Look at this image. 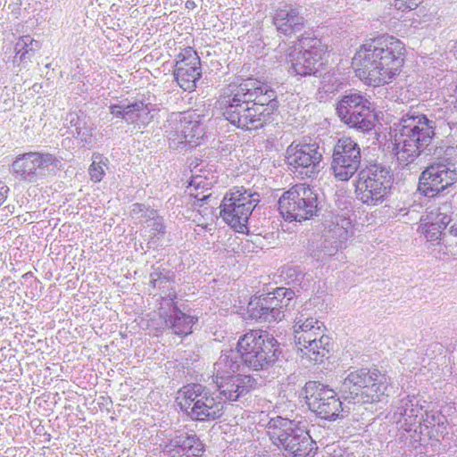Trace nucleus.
<instances>
[{
  "instance_id": "f257e3e1",
  "label": "nucleus",
  "mask_w": 457,
  "mask_h": 457,
  "mask_svg": "<svg viewBox=\"0 0 457 457\" xmlns=\"http://www.w3.org/2000/svg\"><path fill=\"white\" fill-rule=\"evenodd\" d=\"M361 148L350 137L337 138L331 155L330 170L336 180L353 181L355 197L361 204L374 207L387 201L394 188V173L389 166L373 162L361 168Z\"/></svg>"
},
{
  "instance_id": "f03ea898",
  "label": "nucleus",
  "mask_w": 457,
  "mask_h": 457,
  "mask_svg": "<svg viewBox=\"0 0 457 457\" xmlns=\"http://www.w3.org/2000/svg\"><path fill=\"white\" fill-rule=\"evenodd\" d=\"M217 104L220 116L243 131L259 130L271 124L279 107L276 90L253 78L223 88Z\"/></svg>"
},
{
  "instance_id": "7ed1b4c3",
  "label": "nucleus",
  "mask_w": 457,
  "mask_h": 457,
  "mask_svg": "<svg viewBox=\"0 0 457 457\" xmlns=\"http://www.w3.org/2000/svg\"><path fill=\"white\" fill-rule=\"evenodd\" d=\"M288 350L284 343L265 329H250L239 337L236 349L221 352L215 370L219 375H231L244 370L267 371L281 368L288 361Z\"/></svg>"
},
{
  "instance_id": "20e7f679",
  "label": "nucleus",
  "mask_w": 457,
  "mask_h": 457,
  "mask_svg": "<svg viewBox=\"0 0 457 457\" xmlns=\"http://www.w3.org/2000/svg\"><path fill=\"white\" fill-rule=\"evenodd\" d=\"M405 52V46L400 39L380 35L360 46L353 58V65L359 78L368 85L388 84L401 73Z\"/></svg>"
},
{
  "instance_id": "39448f33",
  "label": "nucleus",
  "mask_w": 457,
  "mask_h": 457,
  "mask_svg": "<svg viewBox=\"0 0 457 457\" xmlns=\"http://www.w3.org/2000/svg\"><path fill=\"white\" fill-rule=\"evenodd\" d=\"M394 150L403 167L413 163L436 136L435 114L409 111L395 124Z\"/></svg>"
},
{
  "instance_id": "423d86ee",
  "label": "nucleus",
  "mask_w": 457,
  "mask_h": 457,
  "mask_svg": "<svg viewBox=\"0 0 457 457\" xmlns=\"http://www.w3.org/2000/svg\"><path fill=\"white\" fill-rule=\"evenodd\" d=\"M345 372L339 394L349 403H375L387 395L389 378L377 367H351Z\"/></svg>"
},
{
  "instance_id": "0eeeda50",
  "label": "nucleus",
  "mask_w": 457,
  "mask_h": 457,
  "mask_svg": "<svg viewBox=\"0 0 457 457\" xmlns=\"http://www.w3.org/2000/svg\"><path fill=\"white\" fill-rule=\"evenodd\" d=\"M336 113L349 129L363 134L374 131L378 119L377 104L372 101V96L354 88L345 91L338 97Z\"/></svg>"
},
{
  "instance_id": "6e6552de",
  "label": "nucleus",
  "mask_w": 457,
  "mask_h": 457,
  "mask_svg": "<svg viewBox=\"0 0 457 457\" xmlns=\"http://www.w3.org/2000/svg\"><path fill=\"white\" fill-rule=\"evenodd\" d=\"M278 205L286 221L303 222L322 215L325 196L314 187L296 184L281 195Z\"/></svg>"
},
{
  "instance_id": "1a4fd4ad",
  "label": "nucleus",
  "mask_w": 457,
  "mask_h": 457,
  "mask_svg": "<svg viewBox=\"0 0 457 457\" xmlns=\"http://www.w3.org/2000/svg\"><path fill=\"white\" fill-rule=\"evenodd\" d=\"M267 428L272 444L285 451L288 456L314 457L317 453V443L299 422L277 416L269 420Z\"/></svg>"
},
{
  "instance_id": "9d476101",
  "label": "nucleus",
  "mask_w": 457,
  "mask_h": 457,
  "mask_svg": "<svg viewBox=\"0 0 457 457\" xmlns=\"http://www.w3.org/2000/svg\"><path fill=\"white\" fill-rule=\"evenodd\" d=\"M327 50V44L312 32L301 34L295 45V50L288 55V73L297 77V79L321 77L325 70L322 59Z\"/></svg>"
},
{
  "instance_id": "9b49d317",
  "label": "nucleus",
  "mask_w": 457,
  "mask_h": 457,
  "mask_svg": "<svg viewBox=\"0 0 457 457\" xmlns=\"http://www.w3.org/2000/svg\"><path fill=\"white\" fill-rule=\"evenodd\" d=\"M164 127L169 147L179 154L200 145L205 136V126L195 112H172Z\"/></svg>"
},
{
  "instance_id": "f8f14e48",
  "label": "nucleus",
  "mask_w": 457,
  "mask_h": 457,
  "mask_svg": "<svg viewBox=\"0 0 457 457\" xmlns=\"http://www.w3.org/2000/svg\"><path fill=\"white\" fill-rule=\"evenodd\" d=\"M259 203L258 193L235 187L225 194L220 205V215L236 232L248 234V220Z\"/></svg>"
},
{
  "instance_id": "ddd939ff",
  "label": "nucleus",
  "mask_w": 457,
  "mask_h": 457,
  "mask_svg": "<svg viewBox=\"0 0 457 457\" xmlns=\"http://www.w3.org/2000/svg\"><path fill=\"white\" fill-rule=\"evenodd\" d=\"M64 170L63 158L45 151H30L15 157L12 163V174L20 181L36 184L48 174Z\"/></svg>"
},
{
  "instance_id": "4468645a",
  "label": "nucleus",
  "mask_w": 457,
  "mask_h": 457,
  "mask_svg": "<svg viewBox=\"0 0 457 457\" xmlns=\"http://www.w3.org/2000/svg\"><path fill=\"white\" fill-rule=\"evenodd\" d=\"M301 394L309 410L319 419L336 421L349 412L343 406L339 392L337 393L330 386L320 381H307Z\"/></svg>"
},
{
  "instance_id": "2eb2a0df",
  "label": "nucleus",
  "mask_w": 457,
  "mask_h": 457,
  "mask_svg": "<svg viewBox=\"0 0 457 457\" xmlns=\"http://www.w3.org/2000/svg\"><path fill=\"white\" fill-rule=\"evenodd\" d=\"M323 155L316 142L294 140L287 148L285 162L295 176L301 179H316L321 170Z\"/></svg>"
},
{
  "instance_id": "dca6fc26",
  "label": "nucleus",
  "mask_w": 457,
  "mask_h": 457,
  "mask_svg": "<svg viewBox=\"0 0 457 457\" xmlns=\"http://www.w3.org/2000/svg\"><path fill=\"white\" fill-rule=\"evenodd\" d=\"M457 182L456 167L428 163L419 177L418 192L428 198L449 193Z\"/></svg>"
},
{
  "instance_id": "f3484780",
  "label": "nucleus",
  "mask_w": 457,
  "mask_h": 457,
  "mask_svg": "<svg viewBox=\"0 0 457 457\" xmlns=\"http://www.w3.org/2000/svg\"><path fill=\"white\" fill-rule=\"evenodd\" d=\"M428 403L416 395H406L399 401L395 416L399 415L397 424L400 428L411 434V440L422 444L423 420Z\"/></svg>"
},
{
  "instance_id": "a211bd4d",
  "label": "nucleus",
  "mask_w": 457,
  "mask_h": 457,
  "mask_svg": "<svg viewBox=\"0 0 457 457\" xmlns=\"http://www.w3.org/2000/svg\"><path fill=\"white\" fill-rule=\"evenodd\" d=\"M348 231L343 227L330 230L327 235L317 238H309L305 247L306 254L318 262L326 263L340 249L346 247Z\"/></svg>"
},
{
  "instance_id": "6ab92c4d",
  "label": "nucleus",
  "mask_w": 457,
  "mask_h": 457,
  "mask_svg": "<svg viewBox=\"0 0 457 457\" xmlns=\"http://www.w3.org/2000/svg\"><path fill=\"white\" fill-rule=\"evenodd\" d=\"M174 80L184 91L192 92L202 77L201 59L192 47H187L176 56Z\"/></svg>"
},
{
  "instance_id": "aec40b11",
  "label": "nucleus",
  "mask_w": 457,
  "mask_h": 457,
  "mask_svg": "<svg viewBox=\"0 0 457 457\" xmlns=\"http://www.w3.org/2000/svg\"><path fill=\"white\" fill-rule=\"evenodd\" d=\"M306 22L303 6L293 3L280 2L272 16V23L278 33L287 37L303 30Z\"/></svg>"
},
{
  "instance_id": "412c9836",
  "label": "nucleus",
  "mask_w": 457,
  "mask_h": 457,
  "mask_svg": "<svg viewBox=\"0 0 457 457\" xmlns=\"http://www.w3.org/2000/svg\"><path fill=\"white\" fill-rule=\"evenodd\" d=\"M450 209V204L445 203L436 211L428 212L425 218L420 219L421 223L419 228L428 242L435 245L445 244L446 233L445 230L452 221V216L448 214Z\"/></svg>"
},
{
  "instance_id": "4be33fe9",
  "label": "nucleus",
  "mask_w": 457,
  "mask_h": 457,
  "mask_svg": "<svg viewBox=\"0 0 457 457\" xmlns=\"http://www.w3.org/2000/svg\"><path fill=\"white\" fill-rule=\"evenodd\" d=\"M254 383L255 379L250 375H219V378H216L217 395L224 403L226 401L236 402L248 394Z\"/></svg>"
},
{
  "instance_id": "5701e85b",
  "label": "nucleus",
  "mask_w": 457,
  "mask_h": 457,
  "mask_svg": "<svg viewBox=\"0 0 457 457\" xmlns=\"http://www.w3.org/2000/svg\"><path fill=\"white\" fill-rule=\"evenodd\" d=\"M170 302V312L164 318L165 325L175 335L186 337L193 333L194 327L198 322V317L183 312L177 305V293L172 289L165 297Z\"/></svg>"
},
{
  "instance_id": "b1692460",
  "label": "nucleus",
  "mask_w": 457,
  "mask_h": 457,
  "mask_svg": "<svg viewBox=\"0 0 457 457\" xmlns=\"http://www.w3.org/2000/svg\"><path fill=\"white\" fill-rule=\"evenodd\" d=\"M224 401L210 388L204 394L203 400L191 411L190 420L199 422H210L220 420L224 415Z\"/></svg>"
},
{
  "instance_id": "393cba45",
  "label": "nucleus",
  "mask_w": 457,
  "mask_h": 457,
  "mask_svg": "<svg viewBox=\"0 0 457 457\" xmlns=\"http://www.w3.org/2000/svg\"><path fill=\"white\" fill-rule=\"evenodd\" d=\"M173 457H203L205 445L196 434L181 433L170 439Z\"/></svg>"
},
{
  "instance_id": "a878e982",
  "label": "nucleus",
  "mask_w": 457,
  "mask_h": 457,
  "mask_svg": "<svg viewBox=\"0 0 457 457\" xmlns=\"http://www.w3.org/2000/svg\"><path fill=\"white\" fill-rule=\"evenodd\" d=\"M64 126L68 129H73L71 134L84 145L92 143L93 128L90 117L86 112L82 110L69 112L64 118Z\"/></svg>"
},
{
  "instance_id": "bb28decb",
  "label": "nucleus",
  "mask_w": 457,
  "mask_h": 457,
  "mask_svg": "<svg viewBox=\"0 0 457 457\" xmlns=\"http://www.w3.org/2000/svg\"><path fill=\"white\" fill-rule=\"evenodd\" d=\"M273 311L279 312L280 320L285 318V312L289 311L295 303V291L291 287H278L272 292L261 294Z\"/></svg>"
},
{
  "instance_id": "cd10ccee",
  "label": "nucleus",
  "mask_w": 457,
  "mask_h": 457,
  "mask_svg": "<svg viewBox=\"0 0 457 457\" xmlns=\"http://www.w3.org/2000/svg\"><path fill=\"white\" fill-rule=\"evenodd\" d=\"M448 420L445 415L438 410H428L425 412L422 429L426 431L429 439L439 440L448 435Z\"/></svg>"
},
{
  "instance_id": "c85d7f7f",
  "label": "nucleus",
  "mask_w": 457,
  "mask_h": 457,
  "mask_svg": "<svg viewBox=\"0 0 457 457\" xmlns=\"http://www.w3.org/2000/svg\"><path fill=\"white\" fill-rule=\"evenodd\" d=\"M150 104L143 100L126 103L125 122L137 128H145L152 120Z\"/></svg>"
},
{
  "instance_id": "c756f323",
  "label": "nucleus",
  "mask_w": 457,
  "mask_h": 457,
  "mask_svg": "<svg viewBox=\"0 0 457 457\" xmlns=\"http://www.w3.org/2000/svg\"><path fill=\"white\" fill-rule=\"evenodd\" d=\"M247 313L250 318L261 322L280 321L279 312L277 311L272 312V308L270 307L262 295H254L250 298L247 305Z\"/></svg>"
},
{
  "instance_id": "7c9ffc66",
  "label": "nucleus",
  "mask_w": 457,
  "mask_h": 457,
  "mask_svg": "<svg viewBox=\"0 0 457 457\" xmlns=\"http://www.w3.org/2000/svg\"><path fill=\"white\" fill-rule=\"evenodd\" d=\"M204 385L190 383L179 389L181 399L179 402L180 410L189 418L195 406L203 400L204 394L208 390Z\"/></svg>"
},
{
  "instance_id": "2f4dec72",
  "label": "nucleus",
  "mask_w": 457,
  "mask_h": 457,
  "mask_svg": "<svg viewBox=\"0 0 457 457\" xmlns=\"http://www.w3.org/2000/svg\"><path fill=\"white\" fill-rule=\"evenodd\" d=\"M424 153L432 156L433 161L430 163L456 167L457 146L446 145L444 140H440L436 145L432 141Z\"/></svg>"
},
{
  "instance_id": "473e14b6",
  "label": "nucleus",
  "mask_w": 457,
  "mask_h": 457,
  "mask_svg": "<svg viewBox=\"0 0 457 457\" xmlns=\"http://www.w3.org/2000/svg\"><path fill=\"white\" fill-rule=\"evenodd\" d=\"M308 342L310 345L307 359L314 363H322L324 359L328 358V354L333 350L332 338L324 335L323 332L318 337L317 342L310 341L309 338Z\"/></svg>"
},
{
  "instance_id": "72a5a7b5",
  "label": "nucleus",
  "mask_w": 457,
  "mask_h": 457,
  "mask_svg": "<svg viewBox=\"0 0 457 457\" xmlns=\"http://www.w3.org/2000/svg\"><path fill=\"white\" fill-rule=\"evenodd\" d=\"M41 46L42 44L35 40L30 35L20 37L14 46L15 57L13 63H16L18 56L20 62H25L27 59H30Z\"/></svg>"
},
{
  "instance_id": "f704fd0d",
  "label": "nucleus",
  "mask_w": 457,
  "mask_h": 457,
  "mask_svg": "<svg viewBox=\"0 0 457 457\" xmlns=\"http://www.w3.org/2000/svg\"><path fill=\"white\" fill-rule=\"evenodd\" d=\"M175 277V272L171 270L153 265L149 283L154 288L164 289L167 283H174Z\"/></svg>"
},
{
  "instance_id": "c9c22d12",
  "label": "nucleus",
  "mask_w": 457,
  "mask_h": 457,
  "mask_svg": "<svg viewBox=\"0 0 457 457\" xmlns=\"http://www.w3.org/2000/svg\"><path fill=\"white\" fill-rule=\"evenodd\" d=\"M295 333L300 335L304 332L325 328L324 323L315 318L310 317L303 312L299 313L295 320Z\"/></svg>"
},
{
  "instance_id": "e433bc0d",
  "label": "nucleus",
  "mask_w": 457,
  "mask_h": 457,
  "mask_svg": "<svg viewBox=\"0 0 457 457\" xmlns=\"http://www.w3.org/2000/svg\"><path fill=\"white\" fill-rule=\"evenodd\" d=\"M282 276L286 280V283L292 286L291 289L297 288V292L300 289H307V284L304 281L306 273H303L299 266L287 267L282 271Z\"/></svg>"
},
{
  "instance_id": "4c0bfd02",
  "label": "nucleus",
  "mask_w": 457,
  "mask_h": 457,
  "mask_svg": "<svg viewBox=\"0 0 457 457\" xmlns=\"http://www.w3.org/2000/svg\"><path fill=\"white\" fill-rule=\"evenodd\" d=\"M321 331L313 330L302 333L300 335H295V342L296 346V353L299 354L302 358H307L309 353V345L308 338L310 341L317 342L318 337L321 335Z\"/></svg>"
},
{
  "instance_id": "58836bf2",
  "label": "nucleus",
  "mask_w": 457,
  "mask_h": 457,
  "mask_svg": "<svg viewBox=\"0 0 457 457\" xmlns=\"http://www.w3.org/2000/svg\"><path fill=\"white\" fill-rule=\"evenodd\" d=\"M148 221H151V224H148V226L151 227L148 244L157 246L158 242L162 240L166 234V226L164 225L163 219L160 216L155 217V215H153Z\"/></svg>"
},
{
  "instance_id": "ea45409f",
  "label": "nucleus",
  "mask_w": 457,
  "mask_h": 457,
  "mask_svg": "<svg viewBox=\"0 0 457 457\" xmlns=\"http://www.w3.org/2000/svg\"><path fill=\"white\" fill-rule=\"evenodd\" d=\"M109 162L107 158L103 157L100 154H93V162L90 164L88 169V173L90 176V179L95 183H98L102 181L105 171L104 170V166H107Z\"/></svg>"
},
{
  "instance_id": "a19ab883",
  "label": "nucleus",
  "mask_w": 457,
  "mask_h": 457,
  "mask_svg": "<svg viewBox=\"0 0 457 457\" xmlns=\"http://www.w3.org/2000/svg\"><path fill=\"white\" fill-rule=\"evenodd\" d=\"M384 2L390 8L402 12H408L417 9L422 3V0H384Z\"/></svg>"
},
{
  "instance_id": "79ce46f5",
  "label": "nucleus",
  "mask_w": 457,
  "mask_h": 457,
  "mask_svg": "<svg viewBox=\"0 0 457 457\" xmlns=\"http://www.w3.org/2000/svg\"><path fill=\"white\" fill-rule=\"evenodd\" d=\"M131 214L136 215L137 217L141 218H148L150 220L153 215L156 214V211L154 209H149L148 206H146L144 204L140 203H135L131 205L130 210Z\"/></svg>"
},
{
  "instance_id": "37998d69",
  "label": "nucleus",
  "mask_w": 457,
  "mask_h": 457,
  "mask_svg": "<svg viewBox=\"0 0 457 457\" xmlns=\"http://www.w3.org/2000/svg\"><path fill=\"white\" fill-rule=\"evenodd\" d=\"M109 112L115 118L120 119L125 122V110L126 103L120 102V104H111L108 106Z\"/></svg>"
},
{
  "instance_id": "c03bdc74",
  "label": "nucleus",
  "mask_w": 457,
  "mask_h": 457,
  "mask_svg": "<svg viewBox=\"0 0 457 457\" xmlns=\"http://www.w3.org/2000/svg\"><path fill=\"white\" fill-rule=\"evenodd\" d=\"M211 195H204L202 197H196L194 201L193 206L195 208H201L209 200Z\"/></svg>"
},
{
  "instance_id": "a18cd8bd",
  "label": "nucleus",
  "mask_w": 457,
  "mask_h": 457,
  "mask_svg": "<svg viewBox=\"0 0 457 457\" xmlns=\"http://www.w3.org/2000/svg\"><path fill=\"white\" fill-rule=\"evenodd\" d=\"M5 210H7V212L4 213V215H7L8 212L10 213H12L13 212V210H14V205H6L4 207L2 208V211L4 212Z\"/></svg>"
},
{
  "instance_id": "49530a36",
  "label": "nucleus",
  "mask_w": 457,
  "mask_h": 457,
  "mask_svg": "<svg viewBox=\"0 0 457 457\" xmlns=\"http://www.w3.org/2000/svg\"><path fill=\"white\" fill-rule=\"evenodd\" d=\"M450 234L454 236V237H457V224H453L451 228H450V230H449Z\"/></svg>"
},
{
  "instance_id": "de8ad7c7",
  "label": "nucleus",
  "mask_w": 457,
  "mask_h": 457,
  "mask_svg": "<svg viewBox=\"0 0 457 457\" xmlns=\"http://www.w3.org/2000/svg\"><path fill=\"white\" fill-rule=\"evenodd\" d=\"M193 5H195V3H194L193 1H187V2L186 3V6H187V8H189L190 6H193Z\"/></svg>"
},
{
  "instance_id": "09e8293b",
  "label": "nucleus",
  "mask_w": 457,
  "mask_h": 457,
  "mask_svg": "<svg viewBox=\"0 0 457 457\" xmlns=\"http://www.w3.org/2000/svg\"><path fill=\"white\" fill-rule=\"evenodd\" d=\"M31 276H32V272L31 271L27 272L26 274L23 275L24 278L31 277Z\"/></svg>"
}]
</instances>
